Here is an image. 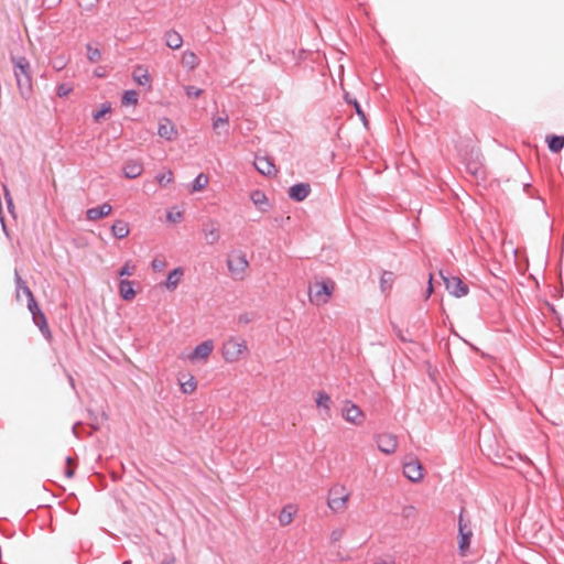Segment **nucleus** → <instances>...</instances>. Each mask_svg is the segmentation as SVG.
<instances>
[{"label":"nucleus","instance_id":"f257e3e1","mask_svg":"<svg viewBox=\"0 0 564 564\" xmlns=\"http://www.w3.org/2000/svg\"><path fill=\"white\" fill-rule=\"evenodd\" d=\"M10 59L13 64V73L20 96L23 99L29 100L32 95V76L30 62L25 56L11 55Z\"/></svg>","mask_w":564,"mask_h":564},{"label":"nucleus","instance_id":"f03ea898","mask_svg":"<svg viewBox=\"0 0 564 564\" xmlns=\"http://www.w3.org/2000/svg\"><path fill=\"white\" fill-rule=\"evenodd\" d=\"M463 163L466 167V172L476 181H484L486 178V166L484 164V156L479 148L471 147L467 149L463 154Z\"/></svg>","mask_w":564,"mask_h":564},{"label":"nucleus","instance_id":"7ed1b4c3","mask_svg":"<svg viewBox=\"0 0 564 564\" xmlns=\"http://www.w3.org/2000/svg\"><path fill=\"white\" fill-rule=\"evenodd\" d=\"M247 350V343L243 339L229 338L224 343L223 356L226 361L234 362Z\"/></svg>","mask_w":564,"mask_h":564},{"label":"nucleus","instance_id":"20e7f679","mask_svg":"<svg viewBox=\"0 0 564 564\" xmlns=\"http://www.w3.org/2000/svg\"><path fill=\"white\" fill-rule=\"evenodd\" d=\"M440 275L442 276L445 288L451 295L455 297H463L469 293L468 285L459 276L445 274L443 271H440Z\"/></svg>","mask_w":564,"mask_h":564},{"label":"nucleus","instance_id":"39448f33","mask_svg":"<svg viewBox=\"0 0 564 564\" xmlns=\"http://www.w3.org/2000/svg\"><path fill=\"white\" fill-rule=\"evenodd\" d=\"M248 260L246 254L238 250L232 251L227 259V265L230 273L236 278L241 280L243 278V273L248 268Z\"/></svg>","mask_w":564,"mask_h":564},{"label":"nucleus","instance_id":"423d86ee","mask_svg":"<svg viewBox=\"0 0 564 564\" xmlns=\"http://www.w3.org/2000/svg\"><path fill=\"white\" fill-rule=\"evenodd\" d=\"M334 290V282L330 280L316 281L310 288V297L316 303H326Z\"/></svg>","mask_w":564,"mask_h":564},{"label":"nucleus","instance_id":"0eeeda50","mask_svg":"<svg viewBox=\"0 0 564 564\" xmlns=\"http://www.w3.org/2000/svg\"><path fill=\"white\" fill-rule=\"evenodd\" d=\"M464 508L460 510L458 518V552L462 556H465L473 536L471 529L463 518Z\"/></svg>","mask_w":564,"mask_h":564},{"label":"nucleus","instance_id":"6e6552de","mask_svg":"<svg viewBox=\"0 0 564 564\" xmlns=\"http://www.w3.org/2000/svg\"><path fill=\"white\" fill-rule=\"evenodd\" d=\"M28 308L32 315V319H33L34 324L39 327L41 334L46 339H50L52 334H51L46 317H45L44 313L41 311L37 303L35 302V306H33L32 302H29Z\"/></svg>","mask_w":564,"mask_h":564},{"label":"nucleus","instance_id":"1a4fd4ad","mask_svg":"<svg viewBox=\"0 0 564 564\" xmlns=\"http://www.w3.org/2000/svg\"><path fill=\"white\" fill-rule=\"evenodd\" d=\"M344 490L343 487H333L329 489L327 503L333 511L337 512L344 509L348 499V495L345 494Z\"/></svg>","mask_w":564,"mask_h":564},{"label":"nucleus","instance_id":"9d476101","mask_svg":"<svg viewBox=\"0 0 564 564\" xmlns=\"http://www.w3.org/2000/svg\"><path fill=\"white\" fill-rule=\"evenodd\" d=\"M378 449L384 454L391 455L398 447V440L394 434L381 433L376 436Z\"/></svg>","mask_w":564,"mask_h":564},{"label":"nucleus","instance_id":"9b49d317","mask_svg":"<svg viewBox=\"0 0 564 564\" xmlns=\"http://www.w3.org/2000/svg\"><path fill=\"white\" fill-rule=\"evenodd\" d=\"M343 417L352 424L359 425L365 417L361 409L351 401H346L341 410Z\"/></svg>","mask_w":564,"mask_h":564},{"label":"nucleus","instance_id":"f8f14e48","mask_svg":"<svg viewBox=\"0 0 564 564\" xmlns=\"http://www.w3.org/2000/svg\"><path fill=\"white\" fill-rule=\"evenodd\" d=\"M253 165L256 170L264 176H272L276 174L274 162L269 156L256 155Z\"/></svg>","mask_w":564,"mask_h":564},{"label":"nucleus","instance_id":"ddd939ff","mask_svg":"<svg viewBox=\"0 0 564 564\" xmlns=\"http://www.w3.org/2000/svg\"><path fill=\"white\" fill-rule=\"evenodd\" d=\"M143 172V163L140 160L128 159L122 165V174L126 178L134 180Z\"/></svg>","mask_w":564,"mask_h":564},{"label":"nucleus","instance_id":"4468645a","mask_svg":"<svg viewBox=\"0 0 564 564\" xmlns=\"http://www.w3.org/2000/svg\"><path fill=\"white\" fill-rule=\"evenodd\" d=\"M403 475L411 481L416 482L423 478V467L419 460H411L403 464Z\"/></svg>","mask_w":564,"mask_h":564},{"label":"nucleus","instance_id":"2eb2a0df","mask_svg":"<svg viewBox=\"0 0 564 564\" xmlns=\"http://www.w3.org/2000/svg\"><path fill=\"white\" fill-rule=\"evenodd\" d=\"M311 185L308 183H296L289 188V197L296 203L303 202L311 194Z\"/></svg>","mask_w":564,"mask_h":564},{"label":"nucleus","instance_id":"dca6fc26","mask_svg":"<svg viewBox=\"0 0 564 564\" xmlns=\"http://www.w3.org/2000/svg\"><path fill=\"white\" fill-rule=\"evenodd\" d=\"M158 134L167 141H172L176 138L177 130L170 119L163 118L159 122Z\"/></svg>","mask_w":564,"mask_h":564},{"label":"nucleus","instance_id":"f3484780","mask_svg":"<svg viewBox=\"0 0 564 564\" xmlns=\"http://www.w3.org/2000/svg\"><path fill=\"white\" fill-rule=\"evenodd\" d=\"M14 282H15L17 299L19 300L20 292H22L26 296L28 303L32 302V305L35 306V297L33 295V292L28 286L26 282L21 278L18 269L14 270Z\"/></svg>","mask_w":564,"mask_h":564},{"label":"nucleus","instance_id":"a211bd4d","mask_svg":"<svg viewBox=\"0 0 564 564\" xmlns=\"http://www.w3.org/2000/svg\"><path fill=\"white\" fill-rule=\"evenodd\" d=\"M112 210V207L108 203H102L96 207L87 209L86 217L88 220H98L108 216Z\"/></svg>","mask_w":564,"mask_h":564},{"label":"nucleus","instance_id":"6ab92c4d","mask_svg":"<svg viewBox=\"0 0 564 564\" xmlns=\"http://www.w3.org/2000/svg\"><path fill=\"white\" fill-rule=\"evenodd\" d=\"M214 348L213 340H204L203 343L198 344L194 350L191 354V359L193 360H200L209 356Z\"/></svg>","mask_w":564,"mask_h":564},{"label":"nucleus","instance_id":"aec40b11","mask_svg":"<svg viewBox=\"0 0 564 564\" xmlns=\"http://www.w3.org/2000/svg\"><path fill=\"white\" fill-rule=\"evenodd\" d=\"M250 199L260 212L264 213L269 210L270 203L264 192L260 189L252 191L250 194Z\"/></svg>","mask_w":564,"mask_h":564},{"label":"nucleus","instance_id":"412c9836","mask_svg":"<svg viewBox=\"0 0 564 564\" xmlns=\"http://www.w3.org/2000/svg\"><path fill=\"white\" fill-rule=\"evenodd\" d=\"M183 275L184 269L182 267L174 268L172 271L169 272L166 276V280L164 282L165 288L169 291H174L180 284V281Z\"/></svg>","mask_w":564,"mask_h":564},{"label":"nucleus","instance_id":"4be33fe9","mask_svg":"<svg viewBox=\"0 0 564 564\" xmlns=\"http://www.w3.org/2000/svg\"><path fill=\"white\" fill-rule=\"evenodd\" d=\"M213 128L218 135L228 137L230 134L229 116L225 113L223 117L213 118Z\"/></svg>","mask_w":564,"mask_h":564},{"label":"nucleus","instance_id":"5701e85b","mask_svg":"<svg viewBox=\"0 0 564 564\" xmlns=\"http://www.w3.org/2000/svg\"><path fill=\"white\" fill-rule=\"evenodd\" d=\"M119 294L122 300L124 301H131L135 296V290H134V282L127 280V279H120L119 281Z\"/></svg>","mask_w":564,"mask_h":564},{"label":"nucleus","instance_id":"b1692460","mask_svg":"<svg viewBox=\"0 0 564 564\" xmlns=\"http://www.w3.org/2000/svg\"><path fill=\"white\" fill-rule=\"evenodd\" d=\"M165 45L172 50H177L183 44L182 35L175 30H169L164 34Z\"/></svg>","mask_w":564,"mask_h":564},{"label":"nucleus","instance_id":"393cba45","mask_svg":"<svg viewBox=\"0 0 564 564\" xmlns=\"http://www.w3.org/2000/svg\"><path fill=\"white\" fill-rule=\"evenodd\" d=\"M545 142L547 144L550 152L558 153L564 148V135L549 134L545 138Z\"/></svg>","mask_w":564,"mask_h":564},{"label":"nucleus","instance_id":"a878e982","mask_svg":"<svg viewBox=\"0 0 564 564\" xmlns=\"http://www.w3.org/2000/svg\"><path fill=\"white\" fill-rule=\"evenodd\" d=\"M129 231V226L124 220H116L111 226V232L118 239L126 238Z\"/></svg>","mask_w":564,"mask_h":564},{"label":"nucleus","instance_id":"bb28decb","mask_svg":"<svg viewBox=\"0 0 564 564\" xmlns=\"http://www.w3.org/2000/svg\"><path fill=\"white\" fill-rule=\"evenodd\" d=\"M182 65L193 70L198 65V58L193 51H185L182 56Z\"/></svg>","mask_w":564,"mask_h":564},{"label":"nucleus","instance_id":"cd10ccee","mask_svg":"<svg viewBox=\"0 0 564 564\" xmlns=\"http://www.w3.org/2000/svg\"><path fill=\"white\" fill-rule=\"evenodd\" d=\"M294 514H295V510L292 505H288V506L283 507V509L281 510V512L279 514L280 523L282 525L289 524L293 520Z\"/></svg>","mask_w":564,"mask_h":564},{"label":"nucleus","instance_id":"c85d7f7f","mask_svg":"<svg viewBox=\"0 0 564 564\" xmlns=\"http://www.w3.org/2000/svg\"><path fill=\"white\" fill-rule=\"evenodd\" d=\"M208 184V176L204 173H199L192 182L191 191L193 193L204 189Z\"/></svg>","mask_w":564,"mask_h":564},{"label":"nucleus","instance_id":"c756f323","mask_svg":"<svg viewBox=\"0 0 564 564\" xmlns=\"http://www.w3.org/2000/svg\"><path fill=\"white\" fill-rule=\"evenodd\" d=\"M139 100V94L134 89H128L123 93L121 97V104L123 106H132L137 105Z\"/></svg>","mask_w":564,"mask_h":564},{"label":"nucleus","instance_id":"7c9ffc66","mask_svg":"<svg viewBox=\"0 0 564 564\" xmlns=\"http://www.w3.org/2000/svg\"><path fill=\"white\" fill-rule=\"evenodd\" d=\"M134 80L142 86L150 85L151 84V77L147 70H142L141 68H138L133 73Z\"/></svg>","mask_w":564,"mask_h":564},{"label":"nucleus","instance_id":"2f4dec72","mask_svg":"<svg viewBox=\"0 0 564 564\" xmlns=\"http://www.w3.org/2000/svg\"><path fill=\"white\" fill-rule=\"evenodd\" d=\"M87 58L91 63H98L101 58V52L98 47H94L90 43L86 45Z\"/></svg>","mask_w":564,"mask_h":564},{"label":"nucleus","instance_id":"473e14b6","mask_svg":"<svg viewBox=\"0 0 564 564\" xmlns=\"http://www.w3.org/2000/svg\"><path fill=\"white\" fill-rule=\"evenodd\" d=\"M330 397L325 391H319L316 398V405L329 411Z\"/></svg>","mask_w":564,"mask_h":564},{"label":"nucleus","instance_id":"72a5a7b5","mask_svg":"<svg viewBox=\"0 0 564 564\" xmlns=\"http://www.w3.org/2000/svg\"><path fill=\"white\" fill-rule=\"evenodd\" d=\"M393 283V273L389 271H384L380 278V288L384 292L388 289H391Z\"/></svg>","mask_w":564,"mask_h":564},{"label":"nucleus","instance_id":"f704fd0d","mask_svg":"<svg viewBox=\"0 0 564 564\" xmlns=\"http://www.w3.org/2000/svg\"><path fill=\"white\" fill-rule=\"evenodd\" d=\"M111 111V104L106 101L101 105L100 109L93 113L95 121H99L106 113Z\"/></svg>","mask_w":564,"mask_h":564},{"label":"nucleus","instance_id":"c9c22d12","mask_svg":"<svg viewBox=\"0 0 564 564\" xmlns=\"http://www.w3.org/2000/svg\"><path fill=\"white\" fill-rule=\"evenodd\" d=\"M205 239L208 245H214L219 240V231L218 228L214 227L210 230H204Z\"/></svg>","mask_w":564,"mask_h":564},{"label":"nucleus","instance_id":"e433bc0d","mask_svg":"<svg viewBox=\"0 0 564 564\" xmlns=\"http://www.w3.org/2000/svg\"><path fill=\"white\" fill-rule=\"evenodd\" d=\"M155 178L161 186L165 187L173 181V173L169 170L166 173L158 174Z\"/></svg>","mask_w":564,"mask_h":564},{"label":"nucleus","instance_id":"4c0bfd02","mask_svg":"<svg viewBox=\"0 0 564 564\" xmlns=\"http://www.w3.org/2000/svg\"><path fill=\"white\" fill-rule=\"evenodd\" d=\"M196 386L197 384H196L195 378L191 377L188 380L181 383V389H182L183 393L189 394L195 391Z\"/></svg>","mask_w":564,"mask_h":564},{"label":"nucleus","instance_id":"58836bf2","mask_svg":"<svg viewBox=\"0 0 564 564\" xmlns=\"http://www.w3.org/2000/svg\"><path fill=\"white\" fill-rule=\"evenodd\" d=\"M72 90L73 88L68 84L62 83L56 87V95L63 98L68 96Z\"/></svg>","mask_w":564,"mask_h":564},{"label":"nucleus","instance_id":"ea45409f","mask_svg":"<svg viewBox=\"0 0 564 564\" xmlns=\"http://www.w3.org/2000/svg\"><path fill=\"white\" fill-rule=\"evenodd\" d=\"M133 271H134V265L131 264L130 262H126L121 269L119 270L118 272V276L119 278H122V276H126V275H132L133 274Z\"/></svg>","mask_w":564,"mask_h":564},{"label":"nucleus","instance_id":"a19ab883","mask_svg":"<svg viewBox=\"0 0 564 564\" xmlns=\"http://www.w3.org/2000/svg\"><path fill=\"white\" fill-rule=\"evenodd\" d=\"M346 101H347L348 104H352V105H354L355 110H356V113L361 118V120H362V121H364V123L366 124V115H365V112L362 111L361 106L359 105V102H358L356 99L350 100V99H348L347 97H346Z\"/></svg>","mask_w":564,"mask_h":564},{"label":"nucleus","instance_id":"79ce46f5","mask_svg":"<svg viewBox=\"0 0 564 564\" xmlns=\"http://www.w3.org/2000/svg\"><path fill=\"white\" fill-rule=\"evenodd\" d=\"M256 315L254 313L246 312L238 316V322L240 324L247 325L251 323L254 319Z\"/></svg>","mask_w":564,"mask_h":564},{"label":"nucleus","instance_id":"37998d69","mask_svg":"<svg viewBox=\"0 0 564 564\" xmlns=\"http://www.w3.org/2000/svg\"><path fill=\"white\" fill-rule=\"evenodd\" d=\"M392 328H393L394 334L401 341H403V343H412L413 341V339L405 337V335L403 334V330L399 326L393 324Z\"/></svg>","mask_w":564,"mask_h":564},{"label":"nucleus","instance_id":"c03bdc74","mask_svg":"<svg viewBox=\"0 0 564 564\" xmlns=\"http://www.w3.org/2000/svg\"><path fill=\"white\" fill-rule=\"evenodd\" d=\"M182 217H183L182 212H173V210H170V212H167V214H166V218H167V220H169V221H172V223L181 220V219H182Z\"/></svg>","mask_w":564,"mask_h":564},{"label":"nucleus","instance_id":"a18cd8bd","mask_svg":"<svg viewBox=\"0 0 564 564\" xmlns=\"http://www.w3.org/2000/svg\"><path fill=\"white\" fill-rule=\"evenodd\" d=\"M185 91L187 96L198 97L203 93L202 89L195 87V86H186Z\"/></svg>","mask_w":564,"mask_h":564},{"label":"nucleus","instance_id":"49530a36","mask_svg":"<svg viewBox=\"0 0 564 564\" xmlns=\"http://www.w3.org/2000/svg\"><path fill=\"white\" fill-rule=\"evenodd\" d=\"M70 463H72V458L69 456L66 457V464L67 466L65 467V470H64V474L67 478H72L75 474V470L73 467H70Z\"/></svg>","mask_w":564,"mask_h":564},{"label":"nucleus","instance_id":"de8ad7c7","mask_svg":"<svg viewBox=\"0 0 564 564\" xmlns=\"http://www.w3.org/2000/svg\"><path fill=\"white\" fill-rule=\"evenodd\" d=\"M151 267L154 271H162L165 268V262L160 259H153Z\"/></svg>","mask_w":564,"mask_h":564},{"label":"nucleus","instance_id":"09e8293b","mask_svg":"<svg viewBox=\"0 0 564 564\" xmlns=\"http://www.w3.org/2000/svg\"><path fill=\"white\" fill-rule=\"evenodd\" d=\"M343 535L344 531L341 529H335L330 533V541L335 543L339 541L343 538Z\"/></svg>","mask_w":564,"mask_h":564},{"label":"nucleus","instance_id":"8fccbe9b","mask_svg":"<svg viewBox=\"0 0 564 564\" xmlns=\"http://www.w3.org/2000/svg\"><path fill=\"white\" fill-rule=\"evenodd\" d=\"M432 280H433V276H432V274H430L429 283H427V288H426L425 299H429L432 295L433 291H434L433 284H432Z\"/></svg>","mask_w":564,"mask_h":564},{"label":"nucleus","instance_id":"3c124183","mask_svg":"<svg viewBox=\"0 0 564 564\" xmlns=\"http://www.w3.org/2000/svg\"><path fill=\"white\" fill-rule=\"evenodd\" d=\"M175 557L173 555L166 556L161 564H175Z\"/></svg>","mask_w":564,"mask_h":564},{"label":"nucleus","instance_id":"603ef678","mask_svg":"<svg viewBox=\"0 0 564 564\" xmlns=\"http://www.w3.org/2000/svg\"><path fill=\"white\" fill-rule=\"evenodd\" d=\"M413 511H414L413 507H405L403 509V516L408 518V517H410L413 513Z\"/></svg>","mask_w":564,"mask_h":564},{"label":"nucleus","instance_id":"864d4df0","mask_svg":"<svg viewBox=\"0 0 564 564\" xmlns=\"http://www.w3.org/2000/svg\"><path fill=\"white\" fill-rule=\"evenodd\" d=\"M64 66H65V63H64L63 61H59V62H57V63L55 64V67H56L57 69H62Z\"/></svg>","mask_w":564,"mask_h":564},{"label":"nucleus","instance_id":"5fc2aeb1","mask_svg":"<svg viewBox=\"0 0 564 564\" xmlns=\"http://www.w3.org/2000/svg\"><path fill=\"white\" fill-rule=\"evenodd\" d=\"M6 197L8 199V206L11 207L12 206V199H11V197H10V195H9V193L7 191H6Z\"/></svg>","mask_w":564,"mask_h":564},{"label":"nucleus","instance_id":"6e6d98bb","mask_svg":"<svg viewBox=\"0 0 564 564\" xmlns=\"http://www.w3.org/2000/svg\"><path fill=\"white\" fill-rule=\"evenodd\" d=\"M68 380H69V384L72 386V388L74 389L75 388V381L73 379L72 376H68Z\"/></svg>","mask_w":564,"mask_h":564},{"label":"nucleus","instance_id":"4d7b16f0","mask_svg":"<svg viewBox=\"0 0 564 564\" xmlns=\"http://www.w3.org/2000/svg\"><path fill=\"white\" fill-rule=\"evenodd\" d=\"M78 425H79V423L77 422V423H75V424H74V426H73V433H74L76 436H78V434H77V426H78Z\"/></svg>","mask_w":564,"mask_h":564},{"label":"nucleus","instance_id":"13d9d810","mask_svg":"<svg viewBox=\"0 0 564 564\" xmlns=\"http://www.w3.org/2000/svg\"><path fill=\"white\" fill-rule=\"evenodd\" d=\"M375 564H392V563H388L387 561H379V562H376Z\"/></svg>","mask_w":564,"mask_h":564},{"label":"nucleus","instance_id":"bf43d9fd","mask_svg":"<svg viewBox=\"0 0 564 564\" xmlns=\"http://www.w3.org/2000/svg\"><path fill=\"white\" fill-rule=\"evenodd\" d=\"M122 564H131V561H124Z\"/></svg>","mask_w":564,"mask_h":564}]
</instances>
